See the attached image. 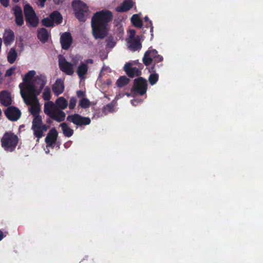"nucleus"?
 I'll list each match as a JSON object with an SVG mask.
<instances>
[{"instance_id":"1","label":"nucleus","mask_w":263,"mask_h":263,"mask_svg":"<svg viewBox=\"0 0 263 263\" xmlns=\"http://www.w3.org/2000/svg\"><path fill=\"white\" fill-rule=\"evenodd\" d=\"M34 70L29 71L23 79V82L20 84V92L25 103L33 101H38L36 95L39 94L45 85L44 78L36 76Z\"/></svg>"},{"instance_id":"2","label":"nucleus","mask_w":263,"mask_h":263,"mask_svg":"<svg viewBox=\"0 0 263 263\" xmlns=\"http://www.w3.org/2000/svg\"><path fill=\"white\" fill-rule=\"evenodd\" d=\"M112 18V13L108 10L97 12L93 15L91 19V28L95 39H103L106 36L108 23Z\"/></svg>"},{"instance_id":"3","label":"nucleus","mask_w":263,"mask_h":263,"mask_svg":"<svg viewBox=\"0 0 263 263\" xmlns=\"http://www.w3.org/2000/svg\"><path fill=\"white\" fill-rule=\"evenodd\" d=\"M68 102L63 97L57 99L55 103L51 101H47L44 104V112L51 118L58 122H61L65 120L66 115L62 111L66 108Z\"/></svg>"},{"instance_id":"4","label":"nucleus","mask_w":263,"mask_h":263,"mask_svg":"<svg viewBox=\"0 0 263 263\" xmlns=\"http://www.w3.org/2000/svg\"><path fill=\"white\" fill-rule=\"evenodd\" d=\"M26 104L30 106L29 110L33 117L31 129L34 136L37 138V140L39 141L48 129L47 125L43 123L42 117L39 115L41 111L39 101H33Z\"/></svg>"},{"instance_id":"5","label":"nucleus","mask_w":263,"mask_h":263,"mask_svg":"<svg viewBox=\"0 0 263 263\" xmlns=\"http://www.w3.org/2000/svg\"><path fill=\"white\" fill-rule=\"evenodd\" d=\"M2 147L7 152L14 151L18 144V138L11 132H6L1 140Z\"/></svg>"},{"instance_id":"6","label":"nucleus","mask_w":263,"mask_h":263,"mask_svg":"<svg viewBox=\"0 0 263 263\" xmlns=\"http://www.w3.org/2000/svg\"><path fill=\"white\" fill-rule=\"evenodd\" d=\"M153 60L156 62H159L162 60V57L158 54L156 50L149 49L145 53L143 62L145 65L148 66L152 64Z\"/></svg>"},{"instance_id":"7","label":"nucleus","mask_w":263,"mask_h":263,"mask_svg":"<svg viewBox=\"0 0 263 263\" xmlns=\"http://www.w3.org/2000/svg\"><path fill=\"white\" fill-rule=\"evenodd\" d=\"M24 11L26 21L32 27H36L38 24V19L33 8L29 5H25Z\"/></svg>"},{"instance_id":"8","label":"nucleus","mask_w":263,"mask_h":263,"mask_svg":"<svg viewBox=\"0 0 263 263\" xmlns=\"http://www.w3.org/2000/svg\"><path fill=\"white\" fill-rule=\"evenodd\" d=\"M67 120L77 125H86L90 123L91 120L88 117H83L79 114H73L67 117Z\"/></svg>"},{"instance_id":"9","label":"nucleus","mask_w":263,"mask_h":263,"mask_svg":"<svg viewBox=\"0 0 263 263\" xmlns=\"http://www.w3.org/2000/svg\"><path fill=\"white\" fill-rule=\"evenodd\" d=\"M147 86L146 81L142 78H139L134 80V89L141 95L146 92Z\"/></svg>"},{"instance_id":"10","label":"nucleus","mask_w":263,"mask_h":263,"mask_svg":"<svg viewBox=\"0 0 263 263\" xmlns=\"http://www.w3.org/2000/svg\"><path fill=\"white\" fill-rule=\"evenodd\" d=\"M59 66L61 69L68 75H72L74 72L73 65L64 59H60Z\"/></svg>"},{"instance_id":"11","label":"nucleus","mask_w":263,"mask_h":263,"mask_svg":"<svg viewBox=\"0 0 263 263\" xmlns=\"http://www.w3.org/2000/svg\"><path fill=\"white\" fill-rule=\"evenodd\" d=\"M5 114L9 120L16 121L20 118L21 111L16 107L11 106L6 110Z\"/></svg>"},{"instance_id":"12","label":"nucleus","mask_w":263,"mask_h":263,"mask_svg":"<svg viewBox=\"0 0 263 263\" xmlns=\"http://www.w3.org/2000/svg\"><path fill=\"white\" fill-rule=\"evenodd\" d=\"M64 81L60 79H57L52 86V91L56 96H58L62 93L64 90Z\"/></svg>"},{"instance_id":"13","label":"nucleus","mask_w":263,"mask_h":263,"mask_svg":"<svg viewBox=\"0 0 263 263\" xmlns=\"http://www.w3.org/2000/svg\"><path fill=\"white\" fill-rule=\"evenodd\" d=\"M58 137V132L55 129H51L48 133L45 142L47 143V148L52 146V144L56 141Z\"/></svg>"},{"instance_id":"14","label":"nucleus","mask_w":263,"mask_h":263,"mask_svg":"<svg viewBox=\"0 0 263 263\" xmlns=\"http://www.w3.org/2000/svg\"><path fill=\"white\" fill-rule=\"evenodd\" d=\"M72 42V37L69 33L65 32L61 35V43L62 48L67 49L70 47Z\"/></svg>"},{"instance_id":"15","label":"nucleus","mask_w":263,"mask_h":263,"mask_svg":"<svg viewBox=\"0 0 263 263\" xmlns=\"http://www.w3.org/2000/svg\"><path fill=\"white\" fill-rule=\"evenodd\" d=\"M124 70L126 73L130 77L138 76L140 74V71L137 68L132 67L130 64H126Z\"/></svg>"},{"instance_id":"16","label":"nucleus","mask_w":263,"mask_h":263,"mask_svg":"<svg viewBox=\"0 0 263 263\" xmlns=\"http://www.w3.org/2000/svg\"><path fill=\"white\" fill-rule=\"evenodd\" d=\"M13 11L15 16L16 24L18 26H22L24 23V19L21 8L16 6L14 8Z\"/></svg>"},{"instance_id":"17","label":"nucleus","mask_w":263,"mask_h":263,"mask_svg":"<svg viewBox=\"0 0 263 263\" xmlns=\"http://www.w3.org/2000/svg\"><path fill=\"white\" fill-rule=\"evenodd\" d=\"M133 4L131 0H125L122 4L116 8V10L118 12L127 11L132 8Z\"/></svg>"},{"instance_id":"18","label":"nucleus","mask_w":263,"mask_h":263,"mask_svg":"<svg viewBox=\"0 0 263 263\" xmlns=\"http://www.w3.org/2000/svg\"><path fill=\"white\" fill-rule=\"evenodd\" d=\"M72 6L76 11H80L83 12H88V8L83 2L80 0H75L72 2Z\"/></svg>"},{"instance_id":"19","label":"nucleus","mask_w":263,"mask_h":263,"mask_svg":"<svg viewBox=\"0 0 263 263\" xmlns=\"http://www.w3.org/2000/svg\"><path fill=\"white\" fill-rule=\"evenodd\" d=\"M140 40L139 36H137V37L135 39L128 40V44L129 48L134 51L140 48L141 44L140 43Z\"/></svg>"},{"instance_id":"20","label":"nucleus","mask_w":263,"mask_h":263,"mask_svg":"<svg viewBox=\"0 0 263 263\" xmlns=\"http://www.w3.org/2000/svg\"><path fill=\"white\" fill-rule=\"evenodd\" d=\"M11 101L9 93L6 91H2L0 93V102L3 105L8 106L11 103Z\"/></svg>"},{"instance_id":"21","label":"nucleus","mask_w":263,"mask_h":263,"mask_svg":"<svg viewBox=\"0 0 263 263\" xmlns=\"http://www.w3.org/2000/svg\"><path fill=\"white\" fill-rule=\"evenodd\" d=\"M87 71L88 66L86 64L81 63L77 68V73L80 79H84Z\"/></svg>"},{"instance_id":"22","label":"nucleus","mask_w":263,"mask_h":263,"mask_svg":"<svg viewBox=\"0 0 263 263\" xmlns=\"http://www.w3.org/2000/svg\"><path fill=\"white\" fill-rule=\"evenodd\" d=\"M4 43L6 45L11 43L14 39V34L13 32L11 30H7L4 34Z\"/></svg>"},{"instance_id":"23","label":"nucleus","mask_w":263,"mask_h":263,"mask_svg":"<svg viewBox=\"0 0 263 263\" xmlns=\"http://www.w3.org/2000/svg\"><path fill=\"white\" fill-rule=\"evenodd\" d=\"M64 135L68 137H71L73 134V130L71 129L66 123L60 124Z\"/></svg>"},{"instance_id":"24","label":"nucleus","mask_w":263,"mask_h":263,"mask_svg":"<svg viewBox=\"0 0 263 263\" xmlns=\"http://www.w3.org/2000/svg\"><path fill=\"white\" fill-rule=\"evenodd\" d=\"M17 56V52L14 48H11L7 55L8 61L12 64L15 61Z\"/></svg>"},{"instance_id":"25","label":"nucleus","mask_w":263,"mask_h":263,"mask_svg":"<svg viewBox=\"0 0 263 263\" xmlns=\"http://www.w3.org/2000/svg\"><path fill=\"white\" fill-rule=\"evenodd\" d=\"M37 36L40 40L42 42H45L47 40L48 34L46 30L44 28H42L39 30Z\"/></svg>"},{"instance_id":"26","label":"nucleus","mask_w":263,"mask_h":263,"mask_svg":"<svg viewBox=\"0 0 263 263\" xmlns=\"http://www.w3.org/2000/svg\"><path fill=\"white\" fill-rule=\"evenodd\" d=\"M131 22L135 27L141 28L142 26V22L137 14L132 16Z\"/></svg>"},{"instance_id":"27","label":"nucleus","mask_w":263,"mask_h":263,"mask_svg":"<svg viewBox=\"0 0 263 263\" xmlns=\"http://www.w3.org/2000/svg\"><path fill=\"white\" fill-rule=\"evenodd\" d=\"M50 18L53 20L54 23L60 24L62 22V16L60 13L54 11L50 14Z\"/></svg>"},{"instance_id":"28","label":"nucleus","mask_w":263,"mask_h":263,"mask_svg":"<svg viewBox=\"0 0 263 263\" xmlns=\"http://www.w3.org/2000/svg\"><path fill=\"white\" fill-rule=\"evenodd\" d=\"M129 82V79L125 76L121 77L116 82V85L119 87L127 85Z\"/></svg>"},{"instance_id":"29","label":"nucleus","mask_w":263,"mask_h":263,"mask_svg":"<svg viewBox=\"0 0 263 263\" xmlns=\"http://www.w3.org/2000/svg\"><path fill=\"white\" fill-rule=\"evenodd\" d=\"M76 16L80 21H85L88 17V12L77 11L76 12Z\"/></svg>"},{"instance_id":"30","label":"nucleus","mask_w":263,"mask_h":263,"mask_svg":"<svg viewBox=\"0 0 263 263\" xmlns=\"http://www.w3.org/2000/svg\"><path fill=\"white\" fill-rule=\"evenodd\" d=\"M79 105L82 108H87L89 107L90 105V102L87 98H82V99H80L79 102Z\"/></svg>"},{"instance_id":"31","label":"nucleus","mask_w":263,"mask_h":263,"mask_svg":"<svg viewBox=\"0 0 263 263\" xmlns=\"http://www.w3.org/2000/svg\"><path fill=\"white\" fill-rule=\"evenodd\" d=\"M42 96L45 100L49 101V100L51 98V92L50 88L48 87L45 88L44 90Z\"/></svg>"},{"instance_id":"32","label":"nucleus","mask_w":263,"mask_h":263,"mask_svg":"<svg viewBox=\"0 0 263 263\" xmlns=\"http://www.w3.org/2000/svg\"><path fill=\"white\" fill-rule=\"evenodd\" d=\"M43 24L46 27H51L54 24L53 20L50 18V15L49 17L45 18L42 21Z\"/></svg>"},{"instance_id":"33","label":"nucleus","mask_w":263,"mask_h":263,"mask_svg":"<svg viewBox=\"0 0 263 263\" xmlns=\"http://www.w3.org/2000/svg\"><path fill=\"white\" fill-rule=\"evenodd\" d=\"M158 76L157 74H152L149 77V81L151 85L155 84L158 81Z\"/></svg>"},{"instance_id":"34","label":"nucleus","mask_w":263,"mask_h":263,"mask_svg":"<svg viewBox=\"0 0 263 263\" xmlns=\"http://www.w3.org/2000/svg\"><path fill=\"white\" fill-rule=\"evenodd\" d=\"M107 46L110 48H113L115 46L116 43V40L112 37L108 38L107 40Z\"/></svg>"},{"instance_id":"35","label":"nucleus","mask_w":263,"mask_h":263,"mask_svg":"<svg viewBox=\"0 0 263 263\" xmlns=\"http://www.w3.org/2000/svg\"><path fill=\"white\" fill-rule=\"evenodd\" d=\"M77 102V99L74 97L71 98L69 100V108L70 109H73L76 105Z\"/></svg>"},{"instance_id":"36","label":"nucleus","mask_w":263,"mask_h":263,"mask_svg":"<svg viewBox=\"0 0 263 263\" xmlns=\"http://www.w3.org/2000/svg\"><path fill=\"white\" fill-rule=\"evenodd\" d=\"M80 60V57L79 55H74L72 57L71 64L73 65V66L74 67V66L77 65L79 63Z\"/></svg>"},{"instance_id":"37","label":"nucleus","mask_w":263,"mask_h":263,"mask_svg":"<svg viewBox=\"0 0 263 263\" xmlns=\"http://www.w3.org/2000/svg\"><path fill=\"white\" fill-rule=\"evenodd\" d=\"M114 105L112 104H109L104 107L105 112H111L114 110Z\"/></svg>"},{"instance_id":"38","label":"nucleus","mask_w":263,"mask_h":263,"mask_svg":"<svg viewBox=\"0 0 263 263\" xmlns=\"http://www.w3.org/2000/svg\"><path fill=\"white\" fill-rule=\"evenodd\" d=\"M36 4L40 7H43L46 0H35Z\"/></svg>"},{"instance_id":"39","label":"nucleus","mask_w":263,"mask_h":263,"mask_svg":"<svg viewBox=\"0 0 263 263\" xmlns=\"http://www.w3.org/2000/svg\"><path fill=\"white\" fill-rule=\"evenodd\" d=\"M77 95L78 97L80 99H82V98H85V93L81 90L77 91Z\"/></svg>"},{"instance_id":"40","label":"nucleus","mask_w":263,"mask_h":263,"mask_svg":"<svg viewBox=\"0 0 263 263\" xmlns=\"http://www.w3.org/2000/svg\"><path fill=\"white\" fill-rule=\"evenodd\" d=\"M137 37L136 36V32L134 30H131L129 31V35L128 40L135 39Z\"/></svg>"},{"instance_id":"41","label":"nucleus","mask_w":263,"mask_h":263,"mask_svg":"<svg viewBox=\"0 0 263 263\" xmlns=\"http://www.w3.org/2000/svg\"><path fill=\"white\" fill-rule=\"evenodd\" d=\"M14 69H15V68H11L8 69L6 72L5 76L9 77V76H11L12 74V73H13Z\"/></svg>"},{"instance_id":"42","label":"nucleus","mask_w":263,"mask_h":263,"mask_svg":"<svg viewBox=\"0 0 263 263\" xmlns=\"http://www.w3.org/2000/svg\"><path fill=\"white\" fill-rule=\"evenodd\" d=\"M0 2L4 7H7L9 5V0H0Z\"/></svg>"},{"instance_id":"43","label":"nucleus","mask_w":263,"mask_h":263,"mask_svg":"<svg viewBox=\"0 0 263 263\" xmlns=\"http://www.w3.org/2000/svg\"><path fill=\"white\" fill-rule=\"evenodd\" d=\"M92 62H93V61L91 59H88V60H86V63L85 64H86V65H87V64H92Z\"/></svg>"},{"instance_id":"44","label":"nucleus","mask_w":263,"mask_h":263,"mask_svg":"<svg viewBox=\"0 0 263 263\" xmlns=\"http://www.w3.org/2000/svg\"><path fill=\"white\" fill-rule=\"evenodd\" d=\"M3 233L2 231L0 230V241L3 238Z\"/></svg>"},{"instance_id":"45","label":"nucleus","mask_w":263,"mask_h":263,"mask_svg":"<svg viewBox=\"0 0 263 263\" xmlns=\"http://www.w3.org/2000/svg\"><path fill=\"white\" fill-rule=\"evenodd\" d=\"M131 103L133 105H136L137 103H138L136 100H132Z\"/></svg>"},{"instance_id":"46","label":"nucleus","mask_w":263,"mask_h":263,"mask_svg":"<svg viewBox=\"0 0 263 263\" xmlns=\"http://www.w3.org/2000/svg\"><path fill=\"white\" fill-rule=\"evenodd\" d=\"M3 82V78L2 77V72L0 71V83Z\"/></svg>"},{"instance_id":"47","label":"nucleus","mask_w":263,"mask_h":263,"mask_svg":"<svg viewBox=\"0 0 263 263\" xmlns=\"http://www.w3.org/2000/svg\"><path fill=\"white\" fill-rule=\"evenodd\" d=\"M54 3L58 4L60 3V0H53Z\"/></svg>"},{"instance_id":"48","label":"nucleus","mask_w":263,"mask_h":263,"mask_svg":"<svg viewBox=\"0 0 263 263\" xmlns=\"http://www.w3.org/2000/svg\"><path fill=\"white\" fill-rule=\"evenodd\" d=\"M107 83L108 85H110L111 84V82L110 80H108L107 81Z\"/></svg>"},{"instance_id":"49","label":"nucleus","mask_w":263,"mask_h":263,"mask_svg":"<svg viewBox=\"0 0 263 263\" xmlns=\"http://www.w3.org/2000/svg\"><path fill=\"white\" fill-rule=\"evenodd\" d=\"M20 0H13V1L15 3H17Z\"/></svg>"},{"instance_id":"50","label":"nucleus","mask_w":263,"mask_h":263,"mask_svg":"<svg viewBox=\"0 0 263 263\" xmlns=\"http://www.w3.org/2000/svg\"><path fill=\"white\" fill-rule=\"evenodd\" d=\"M46 153H47V154L49 153V149H48L47 150H46Z\"/></svg>"}]
</instances>
